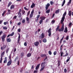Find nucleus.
<instances>
[{
	"label": "nucleus",
	"instance_id": "obj_1",
	"mask_svg": "<svg viewBox=\"0 0 73 73\" xmlns=\"http://www.w3.org/2000/svg\"><path fill=\"white\" fill-rule=\"evenodd\" d=\"M60 27V26L59 25L57 26V27L56 29V31H58V30L59 32H63L64 31V24H62L61 29H59Z\"/></svg>",
	"mask_w": 73,
	"mask_h": 73
},
{
	"label": "nucleus",
	"instance_id": "obj_2",
	"mask_svg": "<svg viewBox=\"0 0 73 73\" xmlns=\"http://www.w3.org/2000/svg\"><path fill=\"white\" fill-rule=\"evenodd\" d=\"M40 57L42 58H43L44 57H45V58H44V61H45L48 58V56H46V54H41L40 55Z\"/></svg>",
	"mask_w": 73,
	"mask_h": 73
},
{
	"label": "nucleus",
	"instance_id": "obj_3",
	"mask_svg": "<svg viewBox=\"0 0 73 73\" xmlns=\"http://www.w3.org/2000/svg\"><path fill=\"white\" fill-rule=\"evenodd\" d=\"M52 30V29L50 28L48 30L47 32L48 33V35L49 37L51 36V35L52 34L51 30Z\"/></svg>",
	"mask_w": 73,
	"mask_h": 73
},
{
	"label": "nucleus",
	"instance_id": "obj_4",
	"mask_svg": "<svg viewBox=\"0 0 73 73\" xmlns=\"http://www.w3.org/2000/svg\"><path fill=\"white\" fill-rule=\"evenodd\" d=\"M6 37V35L5 34H4L3 35V36H2L1 39L2 41H5V38Z\"/></svg>",
	"mask_w": 73,
	"mask_h": 73
},
{
	"label": "nucleus",
	"instance_id": "obj_5",
	"mask_svg": "<svg viewBox=\"0 0 73 73\" xmlns=\"http://www.w3.org/2000/svg\"><path fill=\"white\" fill-rule=\"evenodd\" d=\"M46 6L45 7L46 10H48V8L50 7V4L49 3H47Z\"/></svg>",
	"mask_w": 73,
	"mask_h": 73
},
{
	"label": "nucleus",
	"instance_id": "obj_6",
	"mask_svg": "<svg viewBox=\"0 0 73 73\" xmlns=\"http://www.w3.org/2000/svg\"><path fill=\"white\" fill-rule=\"evenodd\" d=\"M65 17L64 16H63L62 18V19L61 20V24H63L64 23H63V22L64 21V20H65Z\"/></svg>",
	"mask_w": 73,
	"mask_h": 73
},
{
	"label": "nucleus",
	"instance_id": "obj_7",
	"mask_svg": "<svg viewBox=\"0 0 73 73\" xmlns=\"http://www.w3.org/2000/svg\"><path fill=\"white\" fill-rule=\"evenodd\" d=\"M46 64V62H42L41 63V66L42 67L44 66V67H45V65Z\"/></svg>",
	"mask_w": 73,
	"mask_h": 73
},
{
	"label": "nucleus",
	"instance_id": "obj_8",
	"mask_svg": "<svg viewBox=\"0 0 73 73\" xmlns=\"http://www.w3.org/2000/svg\"><path fill=\"white\" fill-rule=\"evenodd\" d=\"M12 60H9L7 62V66H9V65H11V64H12Z\"/></svg>",
	"mask_w": 73,
	"mask_h": 73
},
{
	"label": "nucleus",
	"instance_id": "obj_9",
	"mask_svg": "<svg viewBox=\"0 0 73 73\" xmlns=\"http://www.w3.org/2000/svg\"><path fill=\"white\" fill-rule=\"evenodd\" d=\"M14 34H15V33H14V32H13L12 33H11V34L8 35L7 36V37H9V36H13L14 35Z\"/></svg>",
	"mask_w": 73,
	"mask_h": 73
},
{
	"label": "nucleus",
	"instance_id": "obj_10",
	"mask_svg": "<svg viewBox=\"0 0 73 73\" xmlns=\"http://www.w3.org/2000/svg\"><path fill=\"white\" fill-rule=\"evenodd\" d=\"M5 54V52H3L1 54V58H3V57H4V56Z\"/></svg>",
	"mask_w": 73,
	"mask_h": 73
},
{
	"label": "nucleus",
	"instance_id": "obj_11",
	"mask_svg": "<svg viewBox=\"0 0 73 73\" xmlns=\"http://www.w3.org/2000/svg\"><path fill=\"white\" fill-rule=\"evenodd\" d=\"M34 45L35 46H38L39 45V42H34Z\"/></svg>",
	"mask_w": 73,
	"mask_h": 73
},
{
	"label": "nucleus",
	"instance_id": "obj_12",
	"mask_svg": "<svg viewBox=\"0 0 73 73\" xmlns=\"http://www.w3.org/2000/svg\"><path fill=\"white\" fill-rule=\"evenodd\" d=\"M6 46H7L6 45H3V47H1V50H3L4 49H5V48H6Z\"/></svg>",
	"mask_w": 73,
	"mask_h": 73
},
{
	"label": "nucleus",
	"instance_id": "obj_13",
	"mask_svg": "<svg viewBox=\"0 0 73 73\" xmlns=\"http://www.w3.org/2000/svg\"><path fill=\"white\" fill-rule=\"evenodd\" d=\"M35 7V4L34 3H33L31 7V8H33Z\"/></svg>",
	"mask_w": 73,
	"mask_h": 73
},
{
	"label": "nucleus",
	"instance_id": "obj_14",
	"mask_svg": "<svg viewBox=\"0 0 73 73\" xmlns=\"http://www.w3.org/2000/svg\"><path fill=\"white\" fill-rule=\"evenodd\" d=\"M40 64H39L37 65L35 68L36 70H38L40 67Z\"/></svg>",
	"mask_w": 73,
	"mask_h": 73
},
{
	"label": "nucleus",
	"instance_id": "obj_15",
	"mask_svg": "<svg viewBox=\"0 0 73 73\" xmlns=\"http://www.w3.org/2000/svg\"><path fill=\"white\" fill-rule=\"evenodd\" d=\"M7 57H5V60L3 62L4 64L5 63H7Z\"/></svg>",
	"mask_w": 73,
	"mask_h": 73
},
{
	"label": "nucleus",
	"instance_id": "obj_16",
	"mask_svg": "<svg viewBox=\"0 0 73 73\" xmlns=\"http://www.w3.org/2000/svg\"><path fill=\"white\" fill-rule=\"evenodd\" d=\"M68 15L71 17V15H72V11H68Z\"/></svg>",
	"mask_w": 73,
	"mask_h": 73
},
{
	"label": "nucleus",
	"instance_id": "obj_17",
	"mask_svg": "<svg viewBox=\"0 0 73 73\" xmlns=\"http://www.w3.org/2000/svg\"><path fill=\"white\" fill-rule=\"evenodd\" d=\"M45 37V35L44 33H42L41 35V38H44Z\"/></svg>",
	"mask_w": 73,
	"mask_h": 73
},
{
	"label": "nucleus",
	"instance_id": "obj_18",
	"mask_svg": "<svg viewBox=\"0 0 73 73\" xmlns=\"http://www.w3.org/2000/svg\"><path fill=\"white\" fill-rule=\"evenodd\" d=\"M40 19H41V20L43 21L45 19V17L42 16L40 17Z\"/></svg>",
	"mask_w": 73,
	"mask_h": 73
},
{
	"label": "nucleus",
	"instance_id": "obj_19",
	"mask_svg": "<svg viewBox=\"0 0 73 73\" xmlns=\"http://www.w3.org/2000/svg\"><path fill=\"white\" fill-rule=\"evenodd\" d=\"M32 56V54H31V53H29L27 54V57H31Z\"/></svg>",
	"mask_w": 73,
	"mask_h": 73
},
{
	"label": "nucleus",
	"instance_id": "obj_20",
	"mask_svg": "<svg viewBox=\"0 0 73 73\" xmlns=\"http://www.w3.org/2000/svg\"><path fill=\"white\" fill-rule=\"evenodd\" d=\"M64 32H65V33H67L68 32V29L67 28V27H65L64 30Z\"/></svg>",
	"mask_w": 73,
	"mask_h": 73
},
{
	"label": "nucleus",
	"instance_id": "obj_21",
	"mask_svg": "<svg viewBox=\"0 0 73 73\" xmlns=\"http://www.w3.org/2000/svg\"><path fill=\"white\" fill-rule=\"evenodd\" d=\"M72 2V0H69V2H68L67 5L68 6H69V4H71V2Z\"/></svg>",
	"mask_w": 73,
	"mask_h": 73
},
{
	"label": "nucleus",
	"instance_id": "obj_22",
	"mask_svg": "<svg viewBox=\"0 0 73 73\" xmlns=\"http://www.w3.org/2000/svg\"><path fill=\"white\" fill-rule=\"evenodd\" d=\"M15 8V5H11L10 7V9H14Z\"/></svg>",
	"mask_w": 73,
	"mask_h": 73
},
{
	"label": "nucleus",
	"instance_id": "obj_23",
	"mask_svg": "<svg viewBox=\"0 0 73 73\" xmlns=\"http://www.w3.org/2000/svg\"><path fill=\"white\" fill-rule=\"evenodd\" d=\"M60 12V9H58L55 12V13L56 14H57V13H58Z\"/></svg>",
	"mask_w": 73,
	"mask_h": 73
},
{
	"label": "nucleus",
	"instance_id": "obj_24",
	"mask_svg": "<svg viewBox=\"0 0 73 73\" xmlns=\"http://www.w3.org/2000/svg\"><path fill=\"white\" fill-rule=\"evenodd\" d=\"M42 41L43 42H46V41H47V40H46V39L45 38L43 39Z\"/></svg>",
	"mask_w": 73,
	"mask_h": 73
},
{
	"label": "nucleus",
	"instance_id": "obj_25",
	"mask_svg": "<svg viewBox=\"0 0 73 73\" xmlns=\"http://www.w3.org/2000/svg\"><path fill=\"white\" fill-rule=\"evenodd\" d=\"M44 68H45L44 66L41 67V69L40 70V72H41L42 71V70H43L44 69Z\"/></svg>",
	"mask_w": 73,
	"mask_h": 73
},
{
	"label": "nucleus",
	"instance_id": "obj_26",
	"mask_svg": "<svg viewBox=\"0 0 73 73\" xmlns=\"http://www.w3.org/2000/svg\"><path fill=\"white\" fill-rule=\"evenodd\" d=\"M18 17L20 18L21 17V13H18Z\"/></svg>",
	"mask_w": 73,
	"mask_h": 73
},
{
	"label": "nucleus",
	"instance_id": "obj_27",
	"mask_svg": "<svg viewBox=\"0 0 73 73\" xmlns=\"http://www.w3.org/2000/svg\"><path fill=\"white\" fill-rule=\"evenodd\" d=\"M65 0H64L63 1V2L62 3L61 6L63 7V6L65 4Z\"/></svg>",
	"mask_w": 73,
	"mask_h": 73
},
{
	"label": "nucleus",
	"instance_id": "obj_28",
	"mask_svg": "<svg viewBox=\"0 0 73 73\" xmlns=\"http://www.w3.org/2000/svg\"><path fill=\"white\" fill-rule=\"evenodd\" d=\"M11 4H12V2H10L8 3V5L7 6V7L8 8L9 7H10V6L11 5Z\"/></svg>",
	"mask_w": 73,
	"mask_h": 73
},
{
	"label": "nucleus",
	"instance_id": "obj_29",
	"mask_svg": "<svg viewBox=\"0 0 73 73\" xmlns=\"http://www.w3.org/2000/svg\"><path fill=\"white\" fill-rule=\"evenodd\" d=\"M26 18L27 21H28L27 23L29 24V18L28 17H27Z\"/></svg>",
	"mask_w": 73,
	"mask_h": 73
},
{
	"label": "nucleus",
	"instance_id": "obj_30",
	"mask_svg": "<svg viewBox=\"0 0 73 73\" xmlns=\"http://www.w3.org/2000/svg\"><path fill=\"white\" fill-rule=\"evenodd\" d=\"M70 57H69V56L68 57V59H67L66 61L67 62H68L70 60Z\"/></svg>",
	"mask_w": 73,
	"mask_h": 73
},
{
	"label": "nucleus",
	"instance_id": "obj_31",
	"mask_svg": "<svg viewBox=\"0 0 73 73\" xmlns=\"http://www.w3.org/2000/svg\"><path fill=\"white\" fill-rule=\"evenodd\" d=\"M50 9H49L48 10H47L46 11V13H50Z\"/></svg>",
	"mask_w": 73,
	"mask_h": 73
},
{
	"label": "nucleus",
	"instance_id": "obj_32",
	"mask_svg": "<svg viewBox=\"0 0 73 73\" xmlns=\"http://www.w3.org/2000/svg\"><path fill=\"white\" fill-rule=\"evenodd\" d=\"M7 41L8 42H11V39L10 38H8L7 39Z\"/></svg>",
	"mask_w": 73,
	"mask_h": 73
},
{
	"label": "nucleus",
	"instance_id": "obj_33",
	"mask_svg": "<svg viewBox=\"0 0 73 73\" xmlns=\"http://www.w3.org/2000/svg\"><path fill=\"white\" fill-rule=\"evenodd\" d=\"M24 56V53L22 52L21 53V57H23Z\"/></svg>",
	"mask_w": 73,
	"mask_h": 73
},
{
	"label": "nucleus",
	"instance_id": "obj_34",
	"mask_svg": "<svg viewBox=\"0 0 73 73\" xmlns=\"http://www.w3.org/2000/svg\"><path fill=\"white\" fill-rule=\"evenodd\" d=\"M43 22V21L41 19L39 21V24H42V23Z\"/></svg>",
	"mask_w": 73,
	"mask_h": 73
},
{
	"label": "nucleus",
	"instance_id": "obj_35",
	"mask_svg": "<svg viewBox=\"0 0 73 73\" xmlns=\"http://www.w3.org/2000/svg\"><path fill=\"white\" fill-rule=\"evenodd\" d=\"M6 13V10L5 11L3 12V13H2V16H4V14H5Z\"/></svg>",
	"mask_w": 73,
	"mask_h": 73
},
{
	"label": "nucleus",
	"instance_id": "obj_36",
	"mask_svg": "<svg viewBox=\"0 0 73 73\" xmlns=\"http://www.w3.org/2000/svg\"><path fill=\"white\" fill-rule=\"evenodd\" d=\"M25 22V19H23V20L22 21V23H24Z\"/></svg>",
	"mask_w": 73,
	"mask_h": 73
},
{
	"label": "nucleus",
	"instance_id": "obj_37",
	"mask_svg": "<svg viewBox=\"0 0 73 73\" xmlns=\"http://www.w3.org/2000/svg\"><path fill=\"white\" fill-rule=\"evenodd\" d=\"M35 21H36V22H38V18H35Z\"/></svg>",
	"mask_w": 73,
	"mask_h": 73
},
{
	"label": "nucleus",
	"instance_id": "obj_38",
	"mask_svg": "<svg viewBox=\"0 0 73 73\" xmlns=\"http://www.w3.org/2000/svg\"><path fill=\"white\" fill-rule=\"evenodd\" d=\"M18 58H19V57L18 56H17L16 58H15V59L14 60V61L15 62H16V60H17V59H18Z\"/></svg>",
	"mask_w": 73,
	"mask_h": 73
},
{
	"label": "nucleus",
	"instance_id": "obj_39",
	"mask_svg": "<svg viewBox=\"0 0 73 73\" xmlns=\"http://www.w3.org/2000/svg\"><path fill=\"white\" fill-rule=\"evenodd\" d=\"M66 12H65L64 13V14L63 15V16H64V17H65V16H66Z\"/></svg>",
	"mask_w": 73,
	"mask_h": 73
},
{
	"label": "nucleus",
	"instance_id": "obj_40",
	"mask_svg": "<svg viewBox=\"0 0 73 73\" xmlns=\"http://www.w3.org/2000/svg\"><path fill=\"white\" fill-rule=\"evenodd\" d=\"M9 50V48H8L6 49V53H8V52Z\"/></svg>",
	"mask_w": 73,
	"mask_h": 73
},
{
	"label": "nucleus",
	"instance_id": "obj_41",
	"mask_svg": "<svg viewBox=\"0 0 73 73\" xmlns=\"http://www.w3.org/2000/svg\"><path fill=\"white\" fill-rule=\"evenodd\" d=\"M48 54H49L50 55H51L52 53V52H51V51H48Z\"/></svg>",
	"mask_w": 73,
	"mask_h": 73
},
{
	"label": "nucleus",
	"instance_id": "obj_42",
	"mask_svg": "<svg viewBox=\"0 0 73 73\" xmlns=\"http://www.w3.org/2000/svg\"><path fill=\"white\" fill-rule=\"evenodd\" d=\"M3 29L4 30H7V27L6 26H5L3 27Z\"/></svg>",
	"mask_w": 73,
	"mask_h": 73
},
{
	"label": "nucleus",
	"instance_id": "obj_43",
	"mask_svg": "<svg viewBox=\"0 0 73 73\" xmlns=\"http://www.w3.org/2000/svg\"><path fill=\"white\" fill-rule=\"evenodd\" d=\"M63 44H62V45H61L60 46V50L61 51V50H62V46H63Z\"/></svg>",
	"mask_w": 73,
	"mask_h": 73
},
{
	"label": "nucleus",
	"instance_id": "obj_44",
	"mask_svg": "<svg viewBox=\"0 0 73 73\" xmlns=\"http://www.w3.org/2000/svg\"><path fill=\"white\" fill-rule=\"evenodd\" d=\"M50 3L51 5H53L54 3V2L52 1H50Z\"/></svg>",
	"mask_w": 73,
	"mask_h": 73
},
{
	"label": "nucleus",
	"instance_id": "obj_45",
	"mask_svg": "<svg viewBox=\"0 0 73 73\" xmlns=\"http://www.w3.org/2000/svg\"><path fill=\"white\" fill-rule=\"evenodd\" d=\"M22 14H24L25 13V11L24 10H23L22 11Z\"/></svg>",
	"mask_w": 73,
	"mask_h": 73
},
{
	"label": "nucleus",
	"instance_id": "obj_46",
	"mask_svg": "<svg viewBox=\"0 0 73 73\" xmlns=\"http://www.w3.org/2000/svg\"><path fill=\"white\" fill-rule=\"evenodd\" d=\"M66 40H69V36H67L66 37Z\"/></svg>",
	"mask_w": 73,
	"mask_h": 73
},
{
	"label": "nucleus",
	"instance_id": "obj_47",
	"mask_svg": "<svg viewBox=\"0 0 73 73\" xmlns=\"http://www.w3.org/2000/svg\"><path fill=\"white\" fill-rule=\"evenodd\" d=\"M72 23L70 22L68 26L69 27H70V26L72 25Z\"/></svg>",
	"mask_w": 73,
	"mask_h": 73
},
{
	"label": "nucleus",
	"instance_id": "obj_48",
	"mask_svg": "<svg viewBox=\"0 0 73 73\" xmlns=\"http://www.w3.org/2000/svg\"><path fill=\"white\" fill-rule=\"evenodd\" d=\"M69 55V53L68 52H66V54L65 55V56L66 57V56H68Z\"/></svg>",
	"mask_w": 73,
	"mask_h": 73
},
{
	"label": "nucleus",
	"instance_id": "obj_49",
	"mask_svg": "<svg viewBox=\"0 0 73 73\" xmlns=\"http://www.w3.org/2000/svg\"><path fill=\"white\" fill-rule=\"evenodd\" d=\"M8 12L9 13V14H10V13H11V10H8Z\"/></svg>",
	"mask_w": 73,
	"mask_h": 73
},
{
	"label": "nucleus",
	"instance_id": "obj_50",
	"mask_svg": "<svg viewBox=\"0 0 73 73\" xmlns=\"http://www.w3.org/2000/svg\"><path fill=\"white\" fill-rule=\"evenodd\" d=\"M24 45H25V46H27V42H25L24 43Z\"/></svg>",
	"mask_w": 73,
	"mask_h": 73
},
{
	"label": "nucleus",
	"instance_id": "obj_51",
	"mask_svg": "<svg viewBox=\"0 0 73 73\" xmlns=\"http://www.w3.org/2000/svg\"><path fill=\"white\" fill-rule=\"evenodd\" d=\"M32 17H33V14H31L30 15V18H32Z\"/></svg>",
	"mask_w": 73,
	"mask_h": 73
},
{
	"label": "nucleus",
	"instance_id": "obj_52",
	"mask_svg": "<svg viewBox=\"0 0 73 73\" xmlns=\"http://www.w3.org/2000/svg\"><path fill=\"white\" fill-rule=\"evenodd\" d=\"M33 13H34V9L33 10L31 11V14H32V15H33Z\"/></svg>",
	"mask_w": 73,
	"mask_h": 73
},
{
	"label": "nucleus",
	"instance_id": "obj_53",
	"mask_svg": "<svg viewBox=\"0 0 73 73\" xmlns=\"http://www.w3.org/2000/svg\"><path fill=\"white\" fill-rule=\"evenodd\" d=\"M52 24H54V23H55V20H52Z\"/></svg>",
	"mask_w": 73,
	"mask_h": 73
},
{
	"label": "nucleus",
	"instance_id": "obj_54",
	"mask_svg": "<svg viewBox=\"0 0 73 73\" xmlns=\"http://www.w3.org/2000/svg\"><path fill=\"white\" fill-rule=\"evenodd\" d=\"M21 9H20L19 12H18V13H21Z\"/></svg>",
	"mask_w": 73,
	"mask_h": 73
},
{
	"label": "nucleus",
	"instance_id": "obj_55",
	"mask_svg": "<svg viewBox=\"0 0 73 73\" xmlns=\"http://www.w3.org/2000/svg\"><path fill=\"white\" fill-rule=\"evenodd\" d=\"M56 53H57V52L56 51H55L54 52V55H56Z\"/></svg>",
	"mask_w": 73,
	"mask_h": 73
},
{
	"label": "nucleus",
	"instance_id": "obj_56",
	"mask_svg": "<svg viewBox=\"0 0 73 73\" xmlns=\"http://www.w3.org/2000/svg\"><path fill=\"white\" fill-rule=\"evenodd\" d=\"M2 60H3V58H1L0 60V63L1 64V63H2Z\"/></svg>",
	"mask_w": 73,
	"mask_h": 73
},
{
	"label": "nucleus",
	"instance_id": "obj_57",
	"mask_svg": "<svg viewBox=\"0 0 73 73\" xmlns=\"http://www.w3.org/2000/svg\"><path fill=\"white\" fill-rule=\"evenodd\" d=\"M58 66H60V60H58Z\"/></svg>",
	"mask_w": 73,
	"mask_h": 73
},
{
	"label": "nucleus",
	"instance_id": "obj_58",
	"mask_svg": "<svg viewBox=\"0 0 73 73\" xmlns=\"http://www.w3.org/2000/svg\"><path fill=\"white\" fill-rule=\"evenodd\" d=\"M17 18V16H15L13 18V19H16V18Z\"/></svg>",
	"mask_w": 73,
	"mask_h": 73
},
{
	"label": "nucleus",
	"instance_id": "obj_59",
	"mask_svg": "<svg viewBox=\"0 0 73 73\" xmlns=\"http://www.w3.org/2000/svg\"><path fill=\"white\" fill-rule=\"evenodd\" d=\"M66 72H67V70H66V68H65L64 69V72L65 73H66Z\"/></svg>",
	"mask_w": 73,
	"mask_h": 73
},
{
	"label": "nucleus",
	"instance_id": "obj_60",
	"mask_svg": "<svg viewBox=\"0 0 73 73\" xmlns=\"http://www.w3.org/2000/svg\"><path fill=\"white\" fill-rule=\"evenodd\" d=\"M63 44H65V42H66V40H64L63 41Z\"/></svg>",
	"mask_w": 73,
	"mask_h": 73
},
{
	"label": "nucleus",
	"instance_id": "obj_61",
	"mask_svg": "<svg viewBox=\"0 0 73 73\" xmlns=\"http://www.w3.org/2000/svg\"><path fill=\"white\" fill-rule=\"evenodd\" d=\"M17 25H21V22H19V23H18L17 24Z\"/></svg>",
	"mask_w": 73,
	"mask_h": 73
},
{
	"label": "nucleus",
	"instance_id": "obj_62",
	"mask_svg": "<svg viewBox=\"0 0 73 73\" xmlns=\"http://www.w3.org/2000/svg\"><path fill=\"white\" fill-rule=\"evenodd\" d=\"M24 9H25V10H27V11H28V9L26 7H24Z\"/></svg>",
	"mask_w": 73,
	"mask_h": 73
},
{
	"label": "nucleus",
	"instance_id": "obj_63",
	"mask_svg": "<svg viewBox=\"0 0 73 73\" xmlns=\"http://www.w3.org/2000/svg\"><path fill=\"white\" fill-rule=\"evenodd\" d=\"M3 20H0V24H1V23H3Z\"/></svg>",
	"mask_w": 73,
	"mask_h": 73
},
{
	"label": "nucleus",
	"instance_id": "obj_64",
	"mask_svg": "<svg viewBox=\"0 0 73 73\" xmlns=\"http://www.w3.org/2000/svg\"><path fill=\"white\" fill-rule=\"evenodd\" d=\"M3 33V32L2 31H1L0 32V36L1 35V34H2Z\"/></svg>",
	"mask_w": 73,
	"mask_h": 73
}]
</instances>
